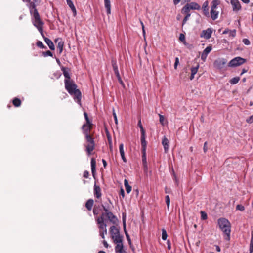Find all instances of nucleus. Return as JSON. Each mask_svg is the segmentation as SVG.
<instances>
[{
    "instance_id": "5",
    "label": "nucleus",
    "mask_w": 253,
    "mask_h": 253,
    "mask_svg": "<svg viewBox=\"0 0 253 253\" xmlns=\"http://www.w3.org/2000/svg\"><path fill=\"white\" fill-rule=\"evenodd\" d=\"M84 115L86 121V123L82 126L83 133L84 136L93 135L94 134L91 133V130L93 128V124L89 120L86 112H84Z\"/></svg>"
},
{
    "instance_id": "13",
    "label": "nucleus",
    "mask_w": 253,
    "mask_h": 253,
    "mask_svg": "<svg viewBox=\"0 0 253 253\" xmlns=\"http://www.w3.org/2000/svg\"><path fill=\"white\" fill-rule=\"evenodd\" d=\"M55 42L58 43L57 48L59 50V53L60 54L63 51L64 45V42L62 41L61 38H57L55 40Z\"/></svg>"
},
{
    "instance_id": "55",
    "label": "nucleus",
    "mask_w": 253,
    "mask_h": 253,
    "mask_svg": "<svg viewBox=\"0 0 253 253\" xmlns=\"http://www.w3.org/2000/svg\"><path fill=\"white\" fill-rule=\"evenodd\" d=\"M250 253H252L253 252V243L250 242V248H249Z\"/></svg>"
},
{
    "instance_id": "27",
    "label": "nucleus",
    "mask_w": 253,
    "mask_h": 253,
    "mask_svg": "<svg viewBox=\"0 0 253 253\" xmlns=\"http://www.w3.org/2000/svg\"><path fill=\"white\" fill-rule=\"evenodd\" d=\"M45 42L48 45L49 48L52 50H55V46L52 41L48 38H45Z\"/></svg>"
},
{
    "instance_id": "18",
    "label": "nucleus",
    "mask_w": 253,
    "mask_h": 253,
    "mask_svg": "<svg viewBox=\"0 0 253 253\" xmlns=\"http://www.w3.org/2000/svg\"><path fill=\"white\" fill-rule=\"evenodd\" d=\"M111 64L113 67L114 73L117 77H119L120 76L119 72L118 70V65L116 60H112Z\"/></svg>"
},
{
    "instance_id": "64",
    "label": "nucleus",
    "mask_w": 253,
    "mask_h": 253,
    "mask_svg": "<svg viewBox=\"0 0 253 253\" xmlns=\"http://www.w3.org/2000/svg\"><path fill=\"white\" fill-rule=\"evenodd\" d=\"M250 242L253 243V230L251 231V239Z\"/></svg>"
},
{
    "instance_id": "54",
    "label": "nucleus",
    "mask_w": 253,
    "mask_h": 253,
    "mask_svg": "<svg viewBox=\"0 0 253 253\" xmlns=\"http://www.w3.org/2000/svg\"><path fill=\"white\" fill-rule=\"evenodd\" d=\"M107 139L109 142V143L110 145L112 144V140H111V137L109 134H107Z\"/></svg>"
},
{
    "instance_id": "41",
    "label": "nucleus",
    "mask_w": 253,
    "mask_h": 253,
    "mask_svg": "<svg viewBox=\"0 0 253 253\" xmlns=\"http://www.w3.org/2000/svg\"><path fill=\"white\" fill-rule=\"evenodd\" d=\"M229 37L231 38H234L236 36V30H232L229 31Z\"/></svg>"
},
{
    "instance_id": "22",
    "label": "nucleus",
    "mask_w": 253,
    "mask_h": 253,
    "mask_svg": "<svg viewBox=\"0 0 253 253\" xmlns=\"http://www.w3.org/2000/svg\"><path fill=\"white\" fill-rule=\"evenodd\" d=\"M119 151H120V155H121V158L122 159V160L124 162H126V159L125 156V152L124 150V144L123 143H121L119 145Z\"/></svg>"
},
{
    "instance_id": "32",
    "label": "nucleus",
    "mask_w": 253,
    "mask_h": 253,
    "mask_svg": "<svg viewBox=\"0 0 253 253\" xmlns=\"http://www.w3.org/2000/svg\"><path fill=\"white\" fill-rule=\"evenodd\" d=\"M12 103L15 107H18L21 105V101L20 99L15 97L13 99Z\"/></svg>"
},
{
    "instance_id": "20",
    "label": "nucleus",
    "mask_w": 253,
    "mask_h": 253,
    "mask_svg": "<svg viewBox=\"0 0 253 253\" xmlns=\"http://www.w3.org/2000/svg\"><path fill=\"white\" fill-rule=\"evenodd\" d=\"M61 70L63 72V75L65 78V80L71 81L70 76L69 73V69L66 67H62Z\"/></svg>"
},
{
    "instance_id": "7",
    "label": "nucleus",
    "mask_w": 253,
    "mask_h": 253,
    "mask_svg": "<svg viewBox=\"0 0 253 253\" xmlns=\"http://www.w3.org/2000/svg\"><path fill=\"white\" fill-rule=\"evenodd\" d=\"M95 219L97 224L98 225V227L99 230V235L102 237V238L104 239L105 235L107 234L106 229L107 224L101 218H97L95 217Z\"/></svg>"
},
{
    "instance_id": "58",
    "label": "nucleus",
    "mask_w": 253,
    "mask_h": 253,
    "mask_svg": "<svg viewBox=\"0 0 253 253\" xmlns=\"http://www.w3.org/2000/svg\"><path fill=\"white\" fill-rule=\"evenodd\" d=\"M117 79H118V80L119 82V83H120L122 85H123V86H124V83H123V81H122V79H121V78L120 75L119 76V77H117Z\"/></svg>"
},
{
    "instance_id": "16",
    "label": "nucleus",
    "mask_w": 253,
    "mask_h": 253,
    "mask_svg": "<svg viewBox=\"0 0 253 253\" xmlns=\"http://www.w3.org/2000/svg\"><path fill=\"white\" fill-rule=\"evenodd\" d=\"M94 195L97 199H99L102 196L101 188L99 186L97 185L96 184L94 186Z\"/></svg>"
},
{
    "instance_id": "29",
    "label": "nucleus",
    "mask_w": 253,
    "mask_h": 253,
    "mask_svg": "<svg viewBox=\"0 0 253 253\" xmlns=\"http://www.w3.org/2000/svg\"><path fill=\"white\" fill-rule=\"evenodd\" d=\"M96 161L94 158H92L91 160V169L92 174L94 175L96 171Z\"/></svg>"
},
{
    "instance_id": "8",
    "label": "nucleus",
    "mask_w": 253,
    "mask_h": 253,
    "mask_svg": "<svg viewBox=\"0 0 253 253\" xmlns=\"http://www.w3.org/2000/svg\"><path fill=\"white\" fill-rule=\"evenodd\" d=\"M110 233L114 243L121 242V240H123V237L120 235L119 230L115 226L110 227Z\"/></svg>"
},
{
    "instance_id": "51",
    "label": "nucleus",
    "mask_w": 253,
    "mask_h": 253,
    "mask_svg": "<svg viewBox=\"0 0 253 253\" xmlns=\"http://www.w3.org/2000/svg\"><path fill=\"white\" fill-rule=\"evenodd\" d=\"M207 144H208V142L207 141L204 143V147H203V150H204V153H206L207 151H208V148L207 146Z\"/></svg>"
},
{
    "instance_id": "37",
    "label": "nucleus",
    "mask_w": 253,
    "mask_h": 253,
    "mask_svg": "<svg viewBox=\"0 0 253 253\" xmlns=\"http://www.w3.org/2000/svg\"><path fill=\"white\" fill-rule=\"evenodd\" d=\"M36 45L38 47H39L40 48H46V47L44 45V44L42 43V42L40 41H38Z\"/></svg>"
},
{
    "instance_id": "38",
    "label": "nucleus",
    "mask_w": 253,
    "mask_h": 253,
    "mask_svg": "<svg viewBox=\"0 0 253 253\" xmlns=\"http://www.w3.org/2000/svg\"><path fill=\"white\" fill-rule=\"evenodd\" d=\"M212 47L211 46H207L203 51L205 53V54H207V55L211 51Z\"/></svg>"
},
{
    "instance_id": "19",
    "label": "nucleus",
    "mask_w": 253,
    "mask_h": 253,
    "mask_svg": "<svg viewBox=\"0 0 253 253\" xmlns=\"http://www.w3.org/2000/svg\"><path fill=\"white\" fill-rule=\"evenodd\" d=\"M199 67V65L198 63H197L195 67H192L191 68V74L190 77V80H192L194 78V76L197 73Z\"/></svg>"
},
{
    "instance_id": "33",
    "label": "nucleus",
    "mask_w": 253,
    "mask_h": 253,
    "mask_svg": "<svg viewBox=\"0 0 253 253\" xmlns=\"http://www.w3.org/2000/svg\"><path fill=\"white\" fill-rule=\"evenodd\" d=\"M220 2L218 0H213L211 2V9H216Z\"/></svg>"
},
{
    "instance_id": "50",
    "label": "nucleus",
    "mask_w": 253,
    "mask_h": 253,
    "mask_svg": "<svg viewBox=\"0 0 253 253\" xmlns=\"http://www.w3.org/2000/svg\"><path fill=\"white\" fill-rule=\"evenodd\" d=\"M179 64V58L178 57H176L174 65V68L175 69L177 68V66Z\"/></svg>"
},
{
    "instance_id": "47",
    "label": "nucleus",
    "mask_w": 253,
    "mask_h": 253,
    "mask_svg": "<svg viewBox=\"0 0 253 253\" xmlns=\"http://www.w3.org/2000/svg\"><path fill=\"white\" fill-rule=\"evenodd\" d=\"M159 121H160V123L162 125H164V121L165 120L164 117L161 114H159Z\"/></svg>"
},
{
    "instance_id": "2",
    "label": "nucleus",
    "mask_w": 253,
    "mask_h": 253,
    "mask_svg": "<svg viewBox=\"0 0 253 253\" xmlns=\"http://www.w3.org/2000/svg\"><path fill=\"white\" fill-rule=\"evenodd\" d=\"M64 82L65 89L73 96L75 101L80 104L82 94L80 90L77 88V85L73 81L65 80Z\"/></svg>"
},
{
    "instance_id": "28",
    "label": "nucleus",
    "mask_w": 253,
    "mask_h": 253,
    "mask_svg": "<svg viewBox=\"0 0 253 253\" xmlns=\"http://www.w3.org/2000/svg\"><path fill=\"white\" fill-rule=\"evenodd\" d=\"M124 185L127 193H129L131 191L132 187L130 185H129L128 181L126 179H125L124 180Z\"/></svg>"
},
{
    "instance_id": "40",
    "label": "nucleus",
    "mask_w": 253,
    "mask_h": 253,
    "mask_svg": "<svg viewBox=\"0 0 253 253\" xmlns=\"http://www.w3.org/2000/svg\"><path fill=\"white\" fill-rule=\"evenodd\" d=\"M201 218L202 220H206L208 218L207 213L203 211H201Z\"/></svg>"
},
{
    "instance_id": "4",
    "label": "nucleus",
    "mask_w": 253,
    "mask_h": 253,
    "mask_svg": "<svg viewBox=\"0 0 253 253\" xmlns=\"http://www.w3.org/2000/svg\"><path fill=\"white\" fill-rule=\"evenodd\" d=\"M218 225L220 229L224 234V238L229 241L230 239L231 224L230 222L225 218H220L218 219Z\"/></svg>"
},
{
    "instance_id": "56",
    "label": "nucleus",
    "mask_w": 253,
    "mask_h": 253,
    "mask_svg": "<svg viewBox=\"0 0 253 253\" xmlns=\"http://www.w3.org/2000/svg\"><path fill=\"white\" fill-rule=\"evenodd\" d=\"M125 234H126V239H127V241H128V242L129 243H131V240H130V237H129L128 234L126 231H125Z\"/></svg>"
},
{
    "instance_id": "36",
    "label": "nucleus",
    "mask_w": 253,
    "mask_h": 253,
    "mask_svg": "<svg viewBox=\"0 0 253 253\" xmlns=\"http://www.w3.org/2000/svg\"><path fill=\"white\" fill-rule=\"evenodd\" d=\"M162 232V238L163 240H166L168 236L167 231L165 229H163Z\"/></svg>"
},
{
    "instance_id": "59",
    "label": "nucleus",
    "mask_w": 253,
    "mask_h": 253,
    "mask_svg": "<svg viewBox=\"0 0 253 253\" xmlns=\"http://www.w3.org/2000/svg\"><path fill=\"white\" fill-rule=\"evenodd\" d=\"M120 194L122 196L123 198L125 197V192L123 189H121L120 190Z\"/></svg>"
},
{
    "instance_id": "34",
    "label": "nucleus",
    "mask_w": 253,
    "mask_h": 253,
    "mask_svg": "<svg viewBox=\"0 0 253 253\" xmlns=\"http://www.w3.org/2000/svg\"><path fill=\"white\" fill-rule=\"evenodd\" d=\"M240 80V78L239 77H236L234 78H232L230 81V83L232 84H235L238 83V82Z\"/></svg>"
},
{
    "instance_id": "23",
    "label": "nucleus",
    "mask_w": 253,
    "mask_h": 253,
    "mask_svg": "<svg viewBox=\"0 0 253 253\" xmlns=\"http://www.w3.org/2000/svg\"><path fill=\"white\" fill-rule=\"evenodd\" d=\"M202 9L203 11V13L206 16H208L209 14V8H208V1H205L202 5Z\"/></svg>"
},
{
    "instance_id": "24",
    "label": "nucleus",
    "mask_w": 253,
    "mask_h": 253,
    "mask_svg": "<svg viewBox=\"0 0 253 253\" xmlns=\"http://www.w3.org/2000/svg\"><path fill=\"white\" fill-rule=\"evenodd\" d=\"M187 4L191 10H199L200 9V6L196 2H192Z\"/></svg>"
},
{
    "instance_id": "6",
    "label": "nucleus",
    "mask_w": 253,
    "mask_h": 253,
    "mask_svg": "<svg viewBox=\"0 0 253 253\" xmlns=\"http://www.w3.org/2000/svg\"><path fill=\"white\" fill-rule=\"evenodd\" d=\"M84 137L85 143L84 144V146L85 148V151L88 155H90L95 147L94 134L84 136Z\"/></svg>"
},
{
    "instance_id": "35",
    "label": "nucleus",
    "mask_w": 253,
    "mask_h": 253,
    "mask_svg": "<svg viewBox=\"0 0 253 253\" xmlns=\"http://www.w3.org/2000/svg\"><path fill=\"white\" fill-rule=\"evenodd\" d=\"M100 207L94 206L93 209V213L95 216L99 214V211L101 209H99Z\"/></svg>"
},
{
    "instance_id": "42",
    "label": "nucleus",
    "mask_w": 253,
    "mask_h": 253,
    "mask_svg": "<svg viewBox=\"0 0 253 253\" xmlns=\"http://www.w3.org/2000/svg\"><path fill=\"white\" fill-rule=\"evenodd\" d=\"M166 202L168 209H169L170 205V197L169 195H167L165 197Z\"/></svg>"
},
{
    "instance_id": "9",
    "label": "nucleus",
    "mask_w": 253,
    "mask_h": 253,
    "mask_svg": "<svg viewBox=\"0 0 253 253\" xmlns=\"http://www.w3.org/2000/svg\"><path fill=\"white\" fill-rule=\"evenodd\" d=\"M245 59L240 57H236L232 59L229 63L228 66L229 67H236L240 66L246 62Z\"/></svg>"
},
{
    "instance_id": "17",
    "label": "nucleus",
    "mask_w": 253,
    "mask_h": 253,
    "mask_svg": "<svg viewBox=\"0 0 253 253\" xmlns=\"http://www.w3.org/2000/svg\"><path fill=\"white\" fill-rule=\"evenodd\" d=\"M141 144L142 149V151H146L147 141L145 140V132H141Z\"/></svg>"
},
{
    "instance_id": "15",
    "label": "nucleus",
    "mask_w": 253,
    "mask_h": 253,
    "mask_svg": "<svg viewBox=\"0 0 253 253\" xmlns=\"http://www.w3.org/2000/svg\"><path fill=\"white\" fill-rule=\"evenodd\" d=\"M162 143L164 147L165 152L167 153L169 149V141L166 136H164Z\"/></svg>"
},
{
    "instance_id": "3",
    "label": "nucleus",
    "mask_w": 253,
    "mask_h": 253,
    "mask_svg": "<svg viewBox=\"0 0 253 253\" xmlns=\"http://www.w3.org/2000/svg\"><path fill=\"white\" fill-rule=\"evenodd\" d=\"M104 212H102L99 216H96L97 218H101L103 220L105 221V217L111 223L116 224L118 222V219L111 211V207L109 204L101 205Z\"/></svg>"
},
{
    "instance_id": "10",
    "label": "nucleus",
    "mask_w": 253,
    "mask_h": 253,
    "mask_svg": "<svg viewBox=\"0 0 253 253\" xmlns=\"http://www.w3.org/2000/svg\"><path fill=\"white\" fill-rule=\"evenodd\" d=\"M226 64V60L224 59H218L214 62V66L219 69L223 68Z\"/></svg>"
},
{
    "instance_id": "30",
    "label": "nucleus",
    "mask_w": 253,
    "mask_h": 253,
    "mask_svg": "<svg viewBox=\"0 0 253 253\" xmlns=\"http://www.w3.org/2000/svg\"><path fill=\"white\" fill-rule=\"evenodd\" d=\"M218 12L215 9H211V16L212 20H214L218 17Z\"/></svg>"
},
{
    "instance_id": "11",
    "label": "nucleus",
    "mask_w": 253,
    "mask_h": 253,
    "mask_svg": "<svg viewBox=\"0 0 253 253\" xmlns=\"http://www.w3.org/2000/svg\"><path fill=\"white\" fill-rule=\"evenodd\" d=\"M212 33V30L211 28H208L205 30H203L200 34V37L206 39H209Z\"/></svg>"
},
{
    "instance_id": "39",
    "label": "nucleus",
    "mask_w": 253,
    "mask_h": 253,
    "mask_svg": "<svg viewBox=\"0 0 253 253\" xmlns=\"http://www.w3.org/2000/svg\"><path fill=\"white\" fill-rule=\"evenodd\" d=\"M42 54L44 56V57H46V56H50V57H52L53 56V54L52 53L49 51V50H47L45 52H42Z\"/></svg>"
},
{
    "instance_id": "63",
    "label": "nucleus",
    "mask_w": 253,
    "mask_h": 253,
    "mask_svg": "<svg viewBox=\"0 0 253 253\" xmlns=\"http://www.w3.org/2000/svg\"><path fill=\"white\" fill-rule=\"evenodd\" d=\"M165 191L166 193H170V189L168 188L167 187H165Z\"/></svg>"
},
{
    "instance_id": "26",
    "label": "nucleus",
    "mask_w": 253,
    "mask_h": 253,
    "mask_svg": "<svg viewBox=\"0 0 253 253\" xmlns=\"http://www.w3.org/2000/svg\"><path fill=\"white\" fill-rule=\"evenodd\" d=\"M93 204V200L92 199H89L86 202L85 207L88 211H91L92 210Z\"/></svg>"
},
{
    "instance_id": "48",
    "label": "nucleus",
    "mask_w": 253,
    "mask_h": 253,
    "mask_svg": "<svg viewBox=\"0 0 253 253\" xmlns=\"http://www.w3.org/2000/svg\"><path fill=\"white\" fill-rule=\"evenodd\" d=\"M243 42L247 45H249L250 44V41L248 39H243Z\"/></svg>"
},
{
    "instance_id": "45",
    "label": "nucleus",
    "mask_w": 253,
    "mask_h": 253,
    "mask_svg": "<svg viewBox=\"0 0 253 253\" xmlns=\"http://www.w3.org/2000/svg\"><path fill=\"white\" fill-rule=\"evenodd\" d=\"M185 15H186L183 20L182 25H183L184 24H185L186 23V22H187V21L188 20V19H189V17L191 15V14H185Z\"/></svg>"
},
{
    "instance_id": "61",
    "label": "nucleus",
    "mask_w": 253,
    "mask_h": 253,
    "mask_svg": "<svg viewBox=\"0 0 253 253\" xmlns=\"http://www.w3.org/2000/svg\"><path fill=\"white\" fill-rule=\"evenodd\" d=\"M102 161L103 163V167H104V168H106L107 165V162L104 159H102Z\"/></svg>"
},
{
    "instance_id": "52",
    "label": "nucleus",
    "mask_w": 253,
    "mask_h": 253,
    "mask_svg": "<svg viewBox=\"0 0 253 253\" xmlns=\"http://www.w3.org/2000/svg\"><path fill=\"white\" fill-rule=\"evenodd\" d=\"M207 56L208 55L207 54H205V53L203 52L201 54V59L203 61H205L207 58Z\"/></svg>"
},
{
    "instance_id": "53",
    "label": "nucleus",
    "mask_w": 253,
    "mask_h": 253,
    "mask_svg": "<svg viewBox=\"0 0 253 253\" xmlns=\"http://www.w3.org/2000/svg\"><path fill=\"white\" fill-rule=\"evenodd\" d=\"M83 176L84 178H87L88 177V176H89V172H88V171H87V170L84 171V172Z\"/></svg>"
},
{
    "instance_id": "62",
    "label": "nucleus",
    "mask_w": 253,
    "mask_h": 253,
    "mask_svg": "<svg viewBox=\"0 0 253 253\" xmlns=\"http://www.w3.org/2000/svg\"><path fill=\"white\" fill-rule=\"evenodd\" d=\"M103 245H104V247H106V248H108V247L109 245H108V244L107 243V242H106V241L104 240V241H103Z\"/></svg>"
},
{
    "instance_id": "43",
    "label": "nucleus",
    "mask_w": 253,
    "mask_h": 253,
    "mask_svg": "<svg viewBox=\"0 0 253 253\" xmlns=\"http://www.w3.org/2000/svg\"><path fill=\"white\" fill-rule=\"evenodd\" d=\"M138 126H139V127L140 128L141 133V132H144L145 130H144V128L143 127V126H142V125L141 124V120L140 119L138 121Z\"/></svg>"
},
{
    "instance_id": "49",
    "label": "nucleus",
    "mask_w": 253,
    "mask_h": 253,
    "mask_svg": "<svg viewBox=\"0 0 253 253\" xmlns=\"http://www.w3.org/2000/svg\"><path fill=\"white\" fill-rule=\"evenodd\" d=\"M246 122L248 123H253V115L251 116L249 118L246 119Z\"/></svg>"
},
{
    "instance_id": "31",
    "label": "nucleus",
    "mask_w": 253,
    "mask_h": 253,
    "mask_svg": "<svg viewBox=\"0 0 253 253\" xmlns=\"http://www.w3.org/2000/svg\"><path fill=\"white\" fill-rule=\"evenodd\" d=\"M191 9L189 8L187 4H186L181 9V12L183 14H190V11Z\"/></svg>"
},
{
    "instance_id": "12",
    "label": "nucleus",
    "mask_w": 253,
    "mask_h": 253,
    "mask_svg": "<svg viewBox=\"0 0 253 253\" xmlns=\"http://www.w3.org/2000/svg\"><path fill=\"white\" fill-rule=\"evenodd\" d=\"M116 245L115 247V251L116 253H125L126 252L124 250V246L123 244V240H121V242H116Z\"/></svg>"
},
{
    "instance_id": "14",
    "label": "nucleus",
    "mask_w": 253,
    "mask_h": 253,
    "mask_svg": "<svg viewBox=\"0 0 253 253\" xmlns=\"http://www.w3.org/2000/svg\"><path fill=\"white\" fill-rule=\"evenodd\" d=\"M231 3L233 7V11H239L241 8V6L238 0H231Z\"/></svg>"
},
{
    "instance_id": "44",
    "label": "nucleus",
    "mask_w": 253,
    "mask_h": 253,
    "mask_svg": "<svg viewBox=\"0 0 253 253\" xmlns=\"http://www.w3.org/2000/svg\"><path fill=\"white\" fill-rule=\"evenodd\" d=\"M143 155H142V161L144 164L146 165V151H142Z\"/></svg>"
},
{
    "instance_id": "60",
    "label": "nucleus",
    "mask_w": 253,
    "mask_h": 253,
    "mask_svg": "<svg viewBox=\"0 0 253 253\" xmlns=\"http://www.w3.org/2000/svg\"><path fill=\"white\" fill-rule=\"evenodd\" d=\"M113 117L115 120V123L117 124L118 123V120L117 118V115L115 112H113Z\"/></svg>"
},
{
    "instance_id": "46",
    "label": "nucleus",
    "mask_w": 253,
    "mask_h": 253,
    "mask_svg": "<svg viewBox=\"0 0 253 253\" xmlns=\"http://www.w3.org/2000/svg\"><path fill=\"white\" fill-rule=\"evenodd\" d=\"M236 210L240 211H243L245 210V207L241 205H237L236 206Z\"/></svg>"
},
{
    "instance_id": "1",
    "label": "nucleus",
    "mask_w": 253,
    "mask_h": 253,
    "mask_svg": "<svg viewBox=\"0 0 253 253\" xmlns=\"http://www.w3.org/2000/svg\"><path fill=\"white\" fill-rule=\"evenodd\" d=\"M31 8L30 9V13L32 15V23L35 27H36L41 36L45 40V38H47L45 37L43 32V27L44 22L41 19L40 14L38 11V10L36 8V5L34 3L31 4Z\"/></svg>"
},
{
    "instance_id": "57",
    "label": "nucleus",
    "mask_w": 253,
    "mask_h": 253,
    "mask_svg": "<svg viewBox=\"0 0 253 253\" xmlns=\"http://www.w3.org/2000/svg\"><path fill=\"white\" fill-rule=\"evenodd\" d=\"M167 247H168V249L169 250H170L171 249V244H170V241L169 240H168L167 241Z\"/></svg>"
},
{
    "instance_id": "25",
    "label": "nucleus",
    "mask_w": 253,
    "mask_h": 253,
    "mask_svg": "<svg viewBox=\"0 0 253 253\" xmlns=\"http://www.w3.org/2000/svg\"><path fill=\"white\" fill-rule=\"evenodd\" d=\"M104 6L107 10V13L108 15L111 13V2L110 0H104Z\"/></svg>"
},
{
    "instance_id": "21",
    "label": "nucleus",
    "mask_w": 253,
    "mask_h": 253,
    "mask_svg": "<svg viewBox=\"0 0 253 253\" xmlns=\"http://www.w3.org/2000/svg\"><path fill=\"white\" fill-rule=\"evenodd\" d=\"M66 1L68 5L72 11L74 16L76 15L77 11L72 1L71 0H66Z\"/></svg>"
}]
</instances>
